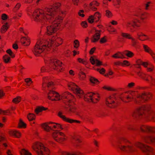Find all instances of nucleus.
Masks as SVG:
<instances>
[{
    "label": "nucleus",
    "mask_w": 155,
    "mask_h": 155,
    "mask_svg": "<svg viewBox=\"0 0 155 155\" xmlns=\"http://www.w3.org/2000/svg\"><path fill=\"white\" fill-rule=\"evenodd\" d=\"M100 18V16L99 13L98 12H96L94 15H92L90 16L88 20L89 23H92L94 22H96L98 21Z\"/></svg>",
    "instance_id": "ddd939ff"
},
{
    "label": "nucleus",
    "mask_w": 155,
    "mask_h": 155,
    "mask_svg": "<svg viewBox=\"0 0 155 155\" xmlns=\"http://www.w3.org/2000/svg\"><path fill=\"white\" fill-rule=\"evenodd\" d=\"M118 148L128 155H134L137 151L136 147L141 149L147 155H151L154 153L152 148L142 143L137 142L132 144L124 138H122L119 141Z\"/></svg>",
    "instance_id": "f03ea898"
},
{
    "label": "nucleus",
    "mask_w": 155,
    "mask_h": 155,
    "mask_svg": "<svg viewBox=\"0 0 155 155\" xmlns=\"http://www.w3.org/2000/svg\"><path fill=\"white\" fill-rule=\"evenodd\" d=\"M25 81L28 84V85H29V84H31L32 82L31 79L30 78H27L25 79Z\"/></svg>",
    "instance_id": "79ce46f5"
},
{
    "label": "nucleus",
    "mask_w": 155,
    "mask_h": 155,
    "mask_svg": "<svg viewBox=\"0 0 155 155\" xmlns=\"http://www.w3.org/2000/svg\"><path fill=\"white\" fill-rule=\"evenodd\" d=\"M140 130L143 132L149 133L150 134L155 133V127H152L146 126H142Z\"/></svg>",
    "instance_id": "f8f14e48"
},
{
    "label": "nucleus",
    "mask_w": 155,
    "mask_h": 155,
    "mask_svg": "<svg viewBox=\"0 0 155 155\" xmlns=\"http://www.w3.org/2000/svg\"><path fill=\"white\" fill-rule=\"evenodd\" d=\"M97 71H99L101 74H103L105 71V70L104 68H102L101 69H98Z\"/></svg>",
    "instance_id": "3c124183"
},
{
    "label": "nucleus",
    "mask_w": 155,
    "mask_h": 155,
    "mask_svg": "<svg viewBox=\"0 0 155 155\" xmlns=\"http://www.w3.org/2000/svg\"><path fill=\"white\" fill-rule=\"evenodd\" d=\"M82 25L83 27H86L87 26V24L86 22H83L82 23Z\"/></svg>",
    "instance_id": "680f3d73"
},
{
    "label": "nucleus",
    "mask_w": 155,
    "mask_h": 155,
    "mask_svg": "<svg viewBox=\"0 0 155 155\" xmlns=\"http://www.w3.org/2000/svg\"><path fill=\"white\" fill-rule=\"evenodd\" d=\"M21 6V4L20 3H18L14 8L13 10L15 12L16 11L18 10Z\"/></svg>",
    "instance_id": "ea45409f"
},
{
    "label": "nucleus",
    "mask_w": 155,
    "mask_h": 155,
    "mask_svg": "<svg viewBox=\"0 0 155 155\" xmlns=\"http://www.w3.org/2000/svg\"><path fill=\"white\" fill-rule=\"evenodd\" d=\"M58 115L61 118H62L63 120L67 122L70 123H72L74 122H75L78 123H80V121H79L74 120L66 118L65 116L62 115V113L61 112H59L58 113Z\"/></svg>",
    "instance_id": "f3484780"
},
{
    "label": "nucleus",
    "mask_w": 155,
    "mask_h": 155,
    "mask_svg": "<svg viewBox=\"0 0 155 155\" xmlns=\"http://www.w3.org/2000/svg\"><path fill=\"white\" fill-rule=\"evenodd\" d=\"M96 33L91 38V41L92 42H95L98 41L100 37V31L95 30Z\"/></svg>",
    "instance_id": "6ab92c4d"
},
{
    "label": "nucleus",
    "mask_w": 155,
    "mask_h": 155,
    "mask_svg": "<svg viewBox=\"0 0 155 155\" xmlns=\"http://www.w3.org/2000/svg\"><path fill=\"white\" fill-rule=\"evenodd\" d=\"M81 141L77 136L73 138L72 143L74 146L76 148H78L80 147L81 145Z\"/></svg>",
    "instance_id": "4468645a"
},
{
    "label": "nucleus",
    "mask_w": 155,
    "mask_h": 155,
    "mask_svg": "<svg viewBox=\"0 0 155 155\" xmlns=\"http://www.w3.org/2000/svg\"><path fill=\"white\" fill-rule=\"evenodd\" d=\"M138 65L140 64L143 65L145 67H146V66L147 65V64L146 62H143L141 61H140V62H138Z\"/></svg>",
    "instance_id": "37998d69"
},
{
    "label": "nucleus",
    "mask_w": 155,
    "mask_h": 155,
    "mask_svg": "<svg viewBox=\"0 0 155 155\" xmlns=\"http://www.w3.org/2000/svg\"><path fill=\"white\" fill-rule=\"evenodd\" d=\"M74 47L75 48L78 47L79 45V42L78 40H75L74 41Z\"/></svg>",
    "instance_id": "a19ab883"
},
{
    "label": "nucleus",
    "mask_w": 155,
    "mask_h": 155,
    "mask_svg": "<svg viewBox=\"0 0 155 155\" xmlns=\"http://www.w3.org/2000/svg\"><path fill=\"white\" fill-rule=\"evenodd\" d=\"M27 117L29 120L31 121L35 119V115L33 114L29 113L27 116Z\"/></svg>",
    "instance_id": "7c9ffc66"
},
{
    "label": "nucleus",
    "mask_w": 155,
    "mask_h": 155,
    "mask_svg": "<svg viewBox=\"0 0 155 155\" xmlns=\"http://www.w3.org/2000/svg\"><path fill=\"white\" fill-rule=\"evenodd\" d=\"M143 140L146 143L155 142V137L152 134L149 135L147 137H143Z\"/></svg>",
    "instance_id": "2eb2a0df"
},
{
    "label": "nucleus",
    "mask_w": 155,
    "mask_h": 155,
    "mask_svg": "<svg viewBox=\"0 0 155 155\" xmlns=\"http://www.w3.org/2000/svg\"><path fill=\"white\" fill-rule=\"evenodd\" d=\"M129 63L128 61L125 60L124 61H123V63H122L121 65H126L127 66H128L129 65Z\"/></svg>",
    "instance_id": "49530a36"
},
{
    "label": "nucleus",
    "mask_w": 155,
    "mask_h": 155,
    "mask_svg": "<svg viewBox=\"0 0 155 155\" xmlns=\"http://www.w3.org/2000/svg\"><path fill=\"white\" fill-rule=\"evenodd\" d=\"M32 148L38 155H49V150L42 143H36L32 146Z\"/></svg>",
    "instance_id": "423d86ee"
},
{
    "label": "nucleus",
    "mask_w": 155,
    "mask_h": 155,
    "mask_svg": "<svg viewBox=\"0 0 155 155\" xmlns=\"http://www.w3.org/2000/svg\"><path fill=\"white\" fill-rule=\"evenodd\" d=\"M106 15L108 17H110L112 16V13L109 10H106Z\"/></svg>",
    "instance_id": "c03bdc74"
},
{
    "label": "nucleus",
    "mask_w": 155,
    "mask_h": 155,
    "mask_svg": "<svg viewBox=\"0 0 155 155\" xmlns=\"http://www.w3.org/2000/svg\"><path fill=\"white\" fill-rule=\"evenodd\" d=\"M74 5H77L79 0H72Z\"/></svg>",
    "instance_id": "13d9d810"
},
{
    "label": "nucleus",
    "mask_w": 155,
    "mask_h": 155,
    "mask_svg": "<svg viewBox=\"0 0 155 155\" xmlns=\"http://www.w3.org/2000/svg\"><path fill=\"white\" fill-rule=\"evenodd\" d=\"M10 134L17 137L20 136V133L17 131H13L11 132Z\"/></svg>",
    "instance_id": "2f4dec72"
},
{
    "label": "nucleus",
    "mask_w": 155,
    "mask_h": 155,
    "mask_svg": "<svg viewBox=\"0 0 155 155\" xmlns=\"http://www.w3.org/2000/svg\"><path fill=\"white\" fill-rule=\"evenodd\" d=\"M42 128L46 131L49 132L52 130V128L51 126H49L47 124H44L42 125Z\"/></svg>",
    "instance_id": "b1692460"
},
{
    "label": "nucleus",
    "mask_w": 155,
    "mask_h": 155,
    "mask_svg": "<svg viewBox=\"0 0 155 155\" xmlns=\"http://www.w3.org/2000/svg\"><path fill=\"white\" fill-rule=\"evenodd\" d=\"M106 104L109 107H114L116 105V104L114 102L111 100L110 97H109L106 101Z\"/></svg>",
    "instance_id": "aec40b11"
},
{
    "label": "nucleus",
    "mask_w": 155,
    "mask_h": 155,
    "mask_svg": "<svg viewBox=\"0 0 155 155\" xmlns=\"http://www.w3.org/2000/svg\"><path fill=\"white\" fill-rule=\"evenodd\" d=\"M138 75L140 76H141L142 78L145 80L147 81L148 82L153 85L155 84V79L150 76L146 75L140 72H138Z\"/></svg>",
    "instance_id": "9b49d317"
},
{
    "label": "nucleus",
    "mask_w": 155,
    "mask_h": 155,
    "mask_svg": "<svg viewBox=\"0 0 155 155\" xmlns=\"http://www.w3.org/2000/svg\"><path fill=\"white\" fill-rule=\"evenodd\" d=\"M60 155H83V154L80 152H70L65 151H60L59 152Z\"/></svg>",
    "instance_id": "dca6fc26"
},
{
    "label": "nucleus",
    "mask_w": 155,
    "mask_h": 155,
    "mask_svg": "<svg viewBox=\"0 0 155 155\" xmlns=\"http://www.w3.org/2000/svg\"><path fill=\"white\" fill-rule=\"evenodd\" d=\"M64 134L61 132L58 131L54 132L52 134V136L55 140L59 143H61L64 140Z\"/></svg>",
    "instance_id": "9d476101"
},
{
    "label": "nucleus",
    "mask_w": 155,
    "mask_h": 155,
    "mask_svg": "<svg viewBox=\"0 0 155 155\" xmlns=\"http://www.w3.org/2000/svg\"><path fill=\"white\" fill-rule=\"evenodd\" d=\"M84 12V11L83 10H80L78 12V15L84 17V15L83 14Z\"/></svg>",
    "instance_id": "a18cd8bd"
},
{
    "label": "nucleus",
    "mask_w": 155,
    "mask_h": 155,
    "mask_svg": "<svg viewBox=\"0 0 155 155\" xmlns=\"http://www.w3.org/2000/svg\"><path fill=\"white\" fill-rule=\"evenodd\" d=\"M112 57L115 58H120L123 59L125 58L123 53L118 52L112 56Z\"/></svg>",
    "instance_id": "a878e982"
},
{
    "label": "nucleus",
    "mask_w": 155,
    "mask_h": 155,
    "mask_svg": "<svg viewBox=\"0 0 155 155\" xmlns=\"http://www.w3.org/2000/svg\"><path fill=\"white\" fill-rule=\"evenodd\" d=\"M21 154L24 155H32L31 153L25 149H23L20 151Z\"/></svg>",
    "instance_id": "cd10ccee"
},
{
    "label": "nucleus",
    "mask_w": 155,
    "mask_h": 155,
    "mask_svg": "<svg viewBox=\"0 0 155 155\" xmlns=\"http://www.w3.org/2000/svg\"><path fill=\"white\" fill-rule=\"evenodd\" d=\"M7 53L9 54L11 57L12 58H14L15 57V55L13 54L12 51L10 49H8L7 50Z\"/></svg>",
    "instance_id": "4c0bfd02"
},
{
    "label": "nucleus",
    "mask_w": 155,
    "mask_h": 155,
    "mask_svg": "<svg viewBox=\"0 0 155 155\" xmlns=\"http://www.w3.org/2000/svg\"><path fill=\"white\" fill-rule=\"evenodd\" d=\"M41 72H44L45 71V69L44 67H42L41 69Z\"/></svg>",
    "instance_id": "69168bd1"
},
{
    "label": "nucleus",
    "mask_w": 155,
    "mask_h": 155,
    "mask_svg": "<svg viewBox=\"0 0 155 155\" xmlns=\"http://www.w3.org/2000/svg\"><path fill=\"white\" fill-rule=\"evenodd\" d=\"M18 125L20 127H25L26 126V124L21 119L20 120Z\"/></svg>",
    "instance_id": "f704fd0d"
},
{
    "label": "nucleus",
    "mask_w": 155,
    "mask_h": 155,
    "mask_svg": "<svg viewBox=\"0 0 155 155\" xmlns=\"http://www.w3.org/2000/svg\"><path fill=\"white\" fill-rule=\"evenodd\" d=\"M122 53L129 57H131L134 54L132 52L128 51H125Z\"/></svg>",
    "instance_id": "c756f323"
},
{
    "label": "nucleus",
    "mask_w": 155,
    "mask_h": 155,
    "mask_svg": "<svg viewBox=\"0 0 155 155\" xmlns=\"http://www.w3.org/2000/svg\"><path fill=\"white\" fill-rule=\"evenodd\" d=\"M98 5L99 3L95 1L91 2L90 4L91 9L94 11H95L97 9V8L95 7L94 6H98Z\"/></svg>",
    "instance_id": "393cba45"
},
{
    "label": "nucleus",
    "mask_w": 155,
    "mask_h": 155,
    "mask_svg": "<svg viewBox=\"0 0 155 155\" xmlns=\"http://www.w3.org/2000/svg\"><path fill=\"white\" fill-rule=\"evenodd\" d=\"M56 124V125H54L53 126V127L54 128H60L62 130H63L64 129V128L65 126H62L60 124L55 123Z\"/></svg>",
    "instance_id": "72a5a7b5"
},
{
    "label": "nucleus",
    "mask_w": 155,
    "mask_h": 155,
    "mask_svg": "<svg viewBox=\"0 0 155 155\" xmlns=\"http://www.w3.org/2000/svg\"><path fill=\"white\" fill-rule=\"evenodd\" d=\"M131 20L126 23V25L127 28L132 31L133 30L132 27L135 28V26L137 27L139 26V24L140 23V22L138 20L133 17H131Z\"/></svg>",
    "instance_id": "1a4fd4ad"
},
{
    "label": "nucleus",
    "mask_w": 155,
    "mask_h": 155,
    "mask_svg": "<svg viewBox=\"0 0 155 155\" xmlns=\"http://www.w3.org/2000/svg\"><path fill=\"white\" fill-rule=\"evenodd\" d=\"M68 87L71 89L74 92L80 97H83L85 101L88 102H95L94 101L92 97L96 94L95 93L92 92L88 93L87 94L84 95L83 91L76 85L74 83H71L68 84Z\"/></svg>",
    "instance_id": "20e7f679"
},
{
    "label": "nucleus",
    "mask_w": 155,
    "mask_h": 155,
    "mask_svg": "<svg viewBox=\"0 0 155 155\" xmlns=\"http://www.w3.org/2000/svg\"><path fill=\"white\" fill-rule=\"evenodd\" d=\"M78 61L79 62L82 63L84 64H86V62L85 61H84L83 59L80 58L78 59Z\"/></svg>",
    "instance_id": "09e8293b"
},
{
    "label": "nucleus",
    "mask_w": 155,
    "mask_h": 155,
    "mask_svg": "<svg viewBox=\"0 0 155 155\" xmlns=\"http://www.w3.org/2000/svg\"><path fill=\"white\" fill-rule=\"evenodd\" d=\"M4 59L5 63H8L10 59V58L7 55H6L4 57Z\"/></svg>",
    "instance_id": "58836bf2"
},
{
    "label": "nucleus",
    "mask_w": 155,
    "mask_h": 155,
    "mask_svg": "<svg viewBox=\"0 0 155 155\" xmlns=\"http://www.w3.org/2000/svg\"><path fill=\"white\" fill-rule=\"evenodd\" d=\"M21 42L24 46H25L28 45L30 43L29 39L25 37H23L21 38Z\"/></svg>",
    "instance_id": "412c9836"
},
{
    "label": "nucleus",
    "mask_w": 155,
    "mask_h": 155,
    "mask_svg": "<svg viewBox=\"0 0 155 155\" xmlns=\"http://www.w3.org/2000/svg\"><path fill=\"white\" fill-rule=\"evenodd\" d=\"M12 47L13 48L15 49H17L18 48V46L16 44H13Z\"/></svg>",
    "instance_id": "6e6d98bb"
},
{
    "label": "nucleus",
    "mask_w": 155,
    "mask_h": 155,
    "mask_svg": "<svg viewBox=\"0 0 155 155\" xmlns=\"http://www.w3.org/2000/svg\"><path fill=\"white\" fill-rule=\"evenodd\" d=\"M121 35L123 37H124L126 38L129 39H131L132 40V45L134 46H136L137 42L134 38H132L131 37L130 35L127 33H122Z\"/></svg>",
    "instance_id": "a211bd4d"
},
{
    "label": "nucleus",
    "mask_w": 155,
    "mask_h": 155,
    "mask_svg": "<svg viewBox=\"0 0 155 155\" xmlns=\"http://www.w3.org/2000/svg\"><path fill=\"white\" fill-rule=\"evenodd\" d=\"M7 112V111H3L0 109V114H5Z\"/></svg>",
    "instance_id": "4d7b16f0"
},
{
    "label": "nucleus",
    "mask_w": 155,
    "mask_h": 155,
    "mask_svg": "<svg viewBox=\"0 0 155 155\" xmlns=\"http://www.w3.org/2000/svg\"><path fill=\"white\" fill-rule=\"evenodd\" d=\"M137 35L138 36V38L140 39V40H142L141 38H140V37L141 36H146L143 34H137ZM145 39H144V40H144Z\"/></svg>",
    "instance_id": "5fc2aeb1"
},
{
    "label": "nucleus",
    "mask_w": 155,
    "mask_h": 155,
    "mask_svg": "<svg viewBox=\"0 0 155 155\" xmlns=\"http://www.w3.org/2000/svg\"><path fill=\"white\" fill-rule=\"evenodd\" d=\"M111 23L112 25H116L117 24V22L116 21H113L111 22Z\"/></svg>",
    "instance_id": "774afa93"
},
{
    "label": "nucleus",
    "mask_w": 155,
    "mask_h": 155,
    "mask_svg": "<svg viewBox=\"0 0 155 155\" xmlns=\"http://www.w3.org/2000/svg\"><path fill=\"white\" fill-rule=\"evenodd\" d=\"M47 109L46 108H45L44 107H37L35 110V112L37 114H38L39 112H41L43 110H45Z\"/></svg>",
    "instance_id": "bb28decb"
},
{
    "label": "nucleus",
    "mask_w": 155,
    "mask_h": 155,
    "mask_svg": "<svg viewBox=\"0 0 155 155\" xmlns=\"http://www.w3.org/2000/svg\"><path fill=\"white\" fill-rule=\"evenodd\" d=\"M60 4L55 3L53 5L46 9L45 12L41 10L37 9L32 15L35 20L41 23L42 26H46V33L50 36L48 39L38 40L33 51L34 54L39 56L46 49L47 50L53 48L54 45L57 46L61 44L62 39L56 38V27L58 22L62 20L64 12L60 8Z\"/></svg>",
    "instance_id": "f257e3e1"
},
{
    "label": "nucleus",
    "mask_w": 155,
    "mask_h": 155,
    "mask_svg": "<svg viewBox=\"0 0 155 155\" xmlns=\"http://www.w3.org/2000/svg\"><path fill=\"white\" fill-rule=\"evenodd\" d=\"M90 81L93 84H97L99 83V81L97 79L93 77H91L90 78Z\"/></svg>",
    "instance_id": "c9c22d12"
},
{
    "label": "nucleus",
    "mask_w": 155,
    "mask_h": 155,
    "mask_svg": "<svg viewBox=\"0 0 155 155\" xmlns=\"http://www.w3.org/2000/svg\"><path fill=\"white\" fill-rule=\"evenodd\" d=\"M95 49V48H92L91 49V50L90 51V54H93V53H94Z\"/></svg>",
    "instance_id": "052dcab7"
},
{
    "label": "nucleus",
    "mask_w": 155,
    "mask_h": 155,
    "mask_svg": "<svg viewBox=\"0 0 155 155\" xmlns=\"http://www.w3.org/2000/svg\"><path fill=\"white\" fill-rule=\"evenodd\" d=\"M45 63L46 61H48L50 64V66L54 69L58 71H60L61 68V62L56 59L54 58H49L47 59H45Z\"/></svg>",
    "instance_id": "0eeeda50"
},
{
    "label": "nucleus",
    "mask_w": 155,
    "mask_h": 155,
    "mask_svg": "<svg viewBox=\"0 0 155 155\" xmlns=\"http://www.w3.org/2000/svg\"><path fill=\"white\" fill-rule=\"evenodd\" d=\"M134 83H131L128 84V86L130 87H131L133 86L134 85Z\"/></svg>",
    "instance_id": "0e129e2a"
},
{
    "label": "nucleus",
    "mask_w": 155,
    "mask_h": 155,
    "mask_svg": "<svg viewBox=\"0 0 155 155\" xmlns=\"http://www.w3.org/2000/svg\"><path fill=\"white\" fill-rule=\"evenodd\" d=\"M134 15L135 16L140 17L141 19H143L146 17L144 13L140 10L137 11L134 14Z\"/></svg>",
    "instance_id": "5701e85b"
},
{
    "label": "nucleus",
    "mask_w": 155,
    "mask_h": 155,
    "mask_svg": "<svg viewBox=\"0 0 155 155\" xmlns=\"http://www.w3.org/2000/svg\"><path fill=\"white\" fill-rule=\"evenodd\" d=\"M150 107L148 105H143L141 107L138 108L136 111L134 112L132 115L134 117L137 118H140L141 117H147L150 113L149 111Z\"/></svg>",
    "instance_id": "39448f33"
},
{
    "label": "nucleus",
    "mask_w": 155,
    "mask_h": 155,
    "mask_svg": "<svg viewBox=\"0 0 155 155\" xmlns=\"http://www.w3.org/2000/svg\"><path fill=\"white\" fill-rule=\"evenodd\" d=\"M106 41V39L105 38V37H104L101 38L100 40V42L101 43H103L105 42Z\"/></svg>",
    "instance_id": "8fccbe9b"
},
{
    "label": "nucleus",
    "mask_w": 155,
    "mask_h": 155,
    "mask_svg": "<svg viewBox=\"0 0 155 155\" xmlns=\"http://www.w3.org/2000/svg\"><path fill=\"white\" fill-rule=\"evenodd\" d=\"M121 64H122V63L121 62H114V64L115 65H121Z\"/></svg>",
    "instance_id": "e2e57ef3"
},
{
    "label": "nucleus",
    "mask_w": 155,
    "mask_h": 155,
    "mask_svg": "<svg viewBox=\"0 0 155 155\" xmlns=\"http://www.w3.org/2000/svg\"><path fill=\"white\" fill-rule=\"evenodd\" d=\"M151 3L150 2H148L147 3H146L144 5V7L146 9H148V7H149L150 5L149 4Z\"/></svg>",
    "instance_id": "603ef678"
},
{
    "label": "nucleus",
    "mask_w": 155,
    "mask_h": 155,
    "mask_svg": "<svg viewBox=\"0 0 155 155\" xmlns=\"http://www.w3.org/2000/svg\"><path fill=\"white\" fill-rule=\"evenodd\" d=\"M7 15L5 14H3L2 15V19L3 20H5L7 19Z\"/></svg>",
    "instance_id": "de8ad7c7"
},
{
    "label": "nucleus",
    "mask_w": 155,
    "mask_h": 155,
    "mask_svg": "<svg viewBox=\"0 0 155 155\" xmlns=\"http://www.w3.org/2000/svg\"><path fill=\"white\" fill-rule=\"evenodd\" d=\"M21 100V97L20 96H17L16 98L13 99L12 101L15 103H19Z\"/></svg>",
    "instance_id": "e433bc0d"
},
{
    "label": "nucleus",
    "mask_w": 155,
    "mask_h": 155,
    "mask_svg": "<svg viewBox=\"0 0 155 155\" xmlns=\"http://www.w3.org/2000/svg\"><path fill=\"white\" fill-rule=\"evenodd\" d=\"M43 90H46V87H47V88L49 89L48 90L49 92H48L46 91L48 95V99L53 101H56L57 100H59L61 98L65 99V100L68 103H69V108L67 109V110L70 112H74V107H72V103L73 102V101L71 100L73 98V96L71 94L68 93H65L62 94L61 96L58 93L54 91L50 90V89H53L54 88L53 84L52 82L48 81V78H45L43 79V83L42 85Z\"/></svg>",
    "instance_id": "7ed1b4c3"
},
{
    "label": "nucleus",
    "mask_w": 155,
    "mask_h": 155,
    "mask_svg": "<svg viewBox=\"0 0 155 155\" xmlns=\"http://www.w3.org/2000/svg\"><path fill=\"white\" fill-rule=\"evenodd\" d=\"M4 95V94L3 91L0 90V98H1Z\"/></svg>",
    "instance_id": "bf43d9fd"
},
{
    "label": "nucleus",
    "mask_w": 155,
    "mask_h": 155,
    "mask_svg": "<svg viewBox=\"0 0 155 155\" xmlns=\"http://www.w3.org/2000/svg\"><path fill=\"white\" fill-rule=\"evenodd\" d=\"M124 97H123L122 96H121L120 97V98L121 100L122 101H124V102H127V101L124 100Z\"/></svg>",
    "instance_id": "338daca9"
},
{
    "label": "nucleus",
    "mask_w": 155,
    "mask_h": 155,
    "mask_svg": "<svg viewBox=\"0 0 155 155\" xmlns=\"http://www.w3.org/2000/svg\"><path fill=\"white\" fill-rule=\"evenodd\" d=\"M8 27L7 23L3 25L1 28V32L2 33L5 32L8 29Z\"/></svg>",
    "instance_id": "c85d7f7f"
},
{
    "label": "nucleus",
    "mask_w": 155,
    "mask_h": 155,
    "mask_svg": "<svg viewBox=\"0 0 155 155\" xmlns=\"http://www.w3.org/2000/svg\"><path fill=\"white\" fill-rule=\"evenodd\" d=\"M79 75L80 78L82 79H84L85 77V73L81 69L79 71Z\"/></svg>",
    "instance_id": "473e14b6"
},
{
    "label": "nucleus",
    "mask_w": 155,
    "mask_h": 155,
    "mask_svg": "<svg viewBox=\"0 0 155 155\" xmlns=\"http://www.w3.org/2000/svg\"><path fill=\"white\" fill-rule=\"evenodd\" d=\"M151 95L147 93L139 94L137 96V99H134L135 103L137 104L141 105L143 102L147 101L149 99Z\"/></svg>",
    "instance_id": "6e6552de"
},
{
    "label": "nucleus",
    "mask_w": 155,
    "mask_h": 155,
    "mask_svg": "<svg viewBox=\"0 0 155 155\" xmlns=\"http://www.w3.org/2000/svg\"><path fill=\"white\" fill-rule=\"evenodd\" d=\"M90 61L92 64H96L97 66H99L101 64V63L100 61L92 57H91Z\"/></svg>",
    "instance_id": "4be33fe9"
},
{
    "label": "nucleus",
    "mask_w": 155,
    "mask_h": 155,
    "mask_svg": "<svg viewBox=\"0 0 155 155\" xmlns=\"http://www.w3.org/2000/svg\"><path fill=\"white\" fill-rule=\"evenodd\" d=\"M5 140V138L4 136L2 135H0V142L3 141Z\"/></svg>",
    "instance_id": "864d4df0"
}]
</instances>
